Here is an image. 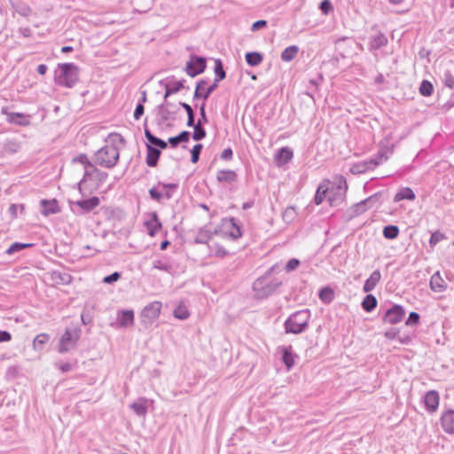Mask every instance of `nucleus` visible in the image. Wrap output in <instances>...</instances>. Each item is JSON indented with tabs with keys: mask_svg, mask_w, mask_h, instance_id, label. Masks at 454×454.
Returning <instances> with one entry per match:
<instances>
[{
	"mask_svg": "<svg viewBox=\"0 0 454 454\" xmlns=\"http://www.w3.org/2000/svg\"><path fill=\"white\" fill-rule=\"evenodd\" d=\"M120 152L116 145L106 144L94 154V162L103 168H114L119 160Z\"/></svg>",
	"mask_w": 454,
	"mask_h": 454,
	"instance_id": "f257e3e1",
	"label": "nucleus"
},
{
	"mask_svg": "<svg viewBox=\"0 0 454 454\" xmlns=\"http://www.w3.org/2000/svg\"><path fill=\"white\" fill-rule=\"evenodd\" d=\"M309 311L303 309L292 314L285 323L286 332L294 334L302 333L308 326Z\"/></svg>",
	"mask_w": 454,
	"mask_h": 454,
	"instance_id": "f03ea898",
	"label": "nucleus"
},
{
	"mask_svg": "<svg viewBox=\"0 0 454 454\" xmlns=\"http://www.w3.org/2000/svg\"><path fill=\"white\" fill-rule=\"evenodd\" d=\"M81 333L82 331L78 327L67 328L59 340L58 351L64 354L74 348L81 337Z\"/></svg>",
	"mask_w": 454,
	"mask_h": 454,
	"instance_id": "7ed1b4c3",
	"label": "nucleus"
},
{
	"mask_svg": "<svg viewBox=\"0 0 454 454\" xmlns=\"http://www.w3.org/2000/svg\"><path fill=\"white\" fill-rule=\"evenodd\" d=\"M61 74L57 82L59 85L67 88H72L78 81V67L73 63H64L59 65Z\"/></svg>",
	"mask_w": 454,
	"mask_h": 454,
	"instance_id": "20e7f679",
	"label": "nucleus"
},
{
	"mask_svg": "<svg viewBox=\"0 0 454 454\" xmlns=\"http://www.w3.org/2000/svg\"><path fill=\"white\" fill-rule=\"evenodd\" d=\"M162 304L160 301H153L145 306L140 313V322L145 328L150 327L159 317Z\"/></svg>",
	"mask_w": 454,
	"mask_h": 454,
	"instance_id": "39448f33",
	"label": "nucleus"
},
{
	"mask_svg": "<svg viewBox=\"0 0 454 454\" xmlns=\"http://www.w3.org/2000/svg\"><path fill=\"white\" fill-rule=\"evenodd\" d=\"M99 205V199L93 196L87 200L71 202V209L76 214L88 213Z\"/></svg>",
	"mask_w": 454,
	"mask_h": 454,
	"instance_id": "423d86ee",
	"label": "nucleus"
},
{
	"mask_svg": "<svg viewBox=\"0 0 454 454\" xmlns=\"http://www.w3.org/2000/svg\"><path fill=\"white\" fill-rule=\"evenodd\" d=\"M206 59L203 57L191 56L185 66V71L191 77H194L204 72L206 68Z\"/></svg>",
	"mask_w": 454,
	"mask_h": 454,
	"instance_id": "0eeeda50",
	"label": "nucleus"
},
{
	"mask_svg": "<svg viewBox=\"0 0 454 454\" xmlns=\"http://www.w3.org/2000/svg\"><path fill=\"white\" fill-rule=\"evenodd\" d=\"M108 174L106 172L101 171L97 168L95 166L91 168L90 170H86L83 173V176L81 181L78 183V189L80 192H82V187L84 184L87 182L89 178H94L98 180L99 183H103L106 180Z\"/></svg>",
	"mask_w": 454,
	"mask_h": 454,
	"instance_id": "6e6552de",
	"label": "nucleus"
},
{
	"mask_svg": "<svg viewBox=\"0 0 454 454\" xmlns=\"http://www.w3.org/2000/svg\"><path fill=\"white\" fill-rule=\"evenodd\" d=\"M404 315V309L401 305L395 304L386 311L383 321L387 324L395 325L401 322Z\"/></svg>",
	"mask_w": 454,
	"mask_h": 454,
	"instance_id": "1a4fd4ad",
	"label": "nucleus"
},
{
	"mask_svg": "<svg viewBox=\"0 0 454 454\" xmlns=\"http://www.w3.org/2000/svg\"><path fill=\"white\" fill-rule=\"evenodd\" d=\"M380 194L379 192L368 197L367 199L356 203L353 206L352 210L355 215H358L364 213L368 208L372 207L380 201Z\"/></svg>",
	"mask_w": 454,
	"mask_h": 454,
	"instance_id": "9d476101",
	"label": "nucleus"
},
{
	"mask_svg": "<svg viewBox=\"0 0 454 454\" xmlns=\"http://www.w3.org/2000/svg\"><path fill=\"white\" fill-rule=\"evenodd\" d=\"M207 82L205 80H200L198 83H197V86H196V89H195V91H194V95H193V98L194 99H197V98H203L204 100L207 99L208 97L210 96V94L217 88L218 84H216L215 82H213L209 87H207V89H205V91L204 90V88H205V85H206Z\"/></svg>",
	"mask_w": 454,
	"mask_h": 454,
	"instance_id": "9b49d317",
	"label": "nucleus"
},
{
	"mask_svg": "<svg viewBox=\"0 0 454 454\" xmlns=\"http://www.w3.org/2000/svg\"><path fill=\"white\" fill-rule=\"evenodd\" d=\"M225 233L228 234L232 239H237L241 236V231L239 226L237 224L234 218L225 220L223 223Z\"/></svg>",
	"mask_w": 454,
	"mask_h": 454,
	"instance_id": "f8f14e48",
	"label": "nucleus"
},
{
	"mask_svg": "<svg viewBox=\"0 0 454 454\" xmlns=\"http://www.w3.org/2000/svg\"><path fill=\"white\" fill-rule=\"evenodd\" d=\"M442 429L449 434L454 433V411H445L441 419Z\"/></svg>",
	"mask_w": 454,
	"mask_h": 454,
	"instance_id": "ddd939ff",
	"label": "nucleus"
},
{
	"mask_svg": "<svg viewBox=\"0 0 454 454\" xmlns=\"http://www.w3.org/2000/svg\"><path fill=\"white\" fill-rule=\"evenodd\" d=\"M424 401L427 411L434 412L439 405V395L436 391L430 390L426 394Z\"/></svg>",
	"mask_w": 454,
	"mask_h": 454,
	"instance_id": "4468645a",
	"label": "nucleus"
},
{
	"mask_svg": "<svg viewBox=\"0 0 454 454\" xmlns=\"http://www.w3.org/2000/svg\"><path fill=\"white\" fill-rule=\"evenodd\" d=\"M392 153V148L390 147H381L375 157L370 159V162L373 163V169L379 166L380 164L385 162L389 155Z\"/></svg>",
	"mask_w": 454,
	"mask_h": 454,
	"instance_id": "2eb2a0df",
	"label": "nucleus"
},
{
	"mask_svg": "<svg viewBox=\"0 0 454 454\" xmlns=\"http://www.w3.org/2000/svg\"><path fill=\"white\" fill-rule=\"evenodd\" d=\"M149 194L152 200L161 202L162 200H168L172 198V192L169 191L164 192L162 188L159 187H153L149 190Z\"/></svg>",
	"mask_w": 454,
	"mask_h": 454,
	"instance_id": "dca6fc26",
	"label": "nucleus"
},
{
	"mask_svg": "<svg viewBox=\"0 0 454 454\" xmlns=\"http://www.w3.org/2000/svg\"><path fill=\"white\" fill-rule=\"evenodd\" d=\"M381 274L379 270H374L370 277L366 279L364 286L363 291L364 293H369L372 291L375 286L378 285V283L380 281Z\"/></svg>",
	"mask_w": 454,
	"mask_h": 454,
	"instance_id": "f3484780",
	"label": "nucleus"
},
{
	"mask_svg": "<svg viewBox=\"0 0 454 454\" xmlns=\"http://www.w3.org/2000/svg\"><path fill=\"white\" fill-rule=\"evenodd\" d=\"M10 4L14 12L22 17L27 19L32 13L31 7L24 2H13L10 0Z\"/></svg>",
	"mask_w": 454,
	"mask_h": 454,
	"instance_id": "a211bd4d",
	"label": "nucleus"
},
{
	"mask_svg": "<svg viewBox=\"0 0 454 454\" xmlns=\"http://www.w3.org/2000/svg\"><path fill=\"white\" fill-rule=\"evenodd\" d=\"M120 327H129L134 324V312L131 309L121 310L118 316Z\"/></svg>",
	"mask_w": 454,
	"mask_h": 454,
	"instance_id": "6ab92c4d",
	"label": "nucleus"
},
{
	"mask_svg": "<svg viewBox=\"0 0 454 454\" xmlns=\"http://www.w3.org/2000/svg\"><path fill=\"white\" fill-rule=\"evenodd\" d=\"M146 164L149 167H155L160 156V151L151 145H146Z\"/></svg>",
	"mask_w": 454,
	"mask_h": 454,
	"instance_id": "aec40b11",
	"label": "nucleus"
},
{
	"mask_svg": "<svg viewBox=\"0 0 454 454\" xmlns=\"http://www.w3.org/2000/svg\"><path fill=\"white\" fill-rule=\"evenodd\" d=\"M41 206H42V214L45 216L59 212L58 203L55 200H43L41 201Z\"/></svg>",
	"mask_w": 454,
	"mask_h": 454,
	"instance_id": "412c9836",
	"label": "nucleus"
},
{
	"mask_svg": "<svg viewBox=\"0 0 454 454\" xmlns=\"http://www.w3.org/2000/svg\"><path fill=\"white\" fill-rule=\"evenodd\" d=\"M216 179L220 183L231 184L236 181L237 174L235 171L230 169L219 170L216 175Z\"/></svg>",
	"mask_w": 454,
	"mask_h": 454,
	"instance_id": "4be33fe9",
	"label": "nucleus"
},
{
	"mask_svg": "<svg viewBox=\"0 0 454 454\" xmlns=\"http://www.w3.org/2000/svg\"><path fill=\"white\" fill-rule=\"evenodd\" d=\"M280 352L282 354V362L285 364L287 370H290L294 364V358L292 352V347H282L280 348Z\"/></svg>",
	"mask_w": 454,
	"mask_h": 454,
	"instance_id": "5701e85b",
	"label": "nucleus"
},
{
	"mask_svg": "<svg viewBox=\"0 0 454 454\" xmlns=\"http://www.w3.org/2000/svg\"><path fill=\"white\" fill-rule=\"evenodd\" d=\"M145 225L148 230V234L152 237L154 236L161 228V223L155 212L152 214L151 219L145 222Z\"/></svg>",
	"mask_w": 454,
	"mask_h": 454,
	"instance_id": "b1692460",
	"label": "nucleus"
},
{
	"mask_svg": "<svg viewBox=\"0 0 454 454\" xmlns=\"http://www.w3.org/2000/svg\"><path fill=\"white\" fill-rule=\"evenodd\" d=\"M430 287L433 291L442 292L446 288V284L439 272H435L430 278Z\"/></svg>",
	"mask_w": 454,
	"mask_h": 454,
	"instance_id": "393cba45",
	"label": "nucleus"
},
{
	"mask_svg": "<svg viewBox=\"0 0 454 454\" xmlns=\"http://www.w3.org/2000/svg\"><path fill=\"white\" fill-rule=\"evenodd\" d=\"M373 169V163L370 162V160H364L357 163H355L350 168V172L352 174H363L368 170Z\"/></svg>",
	"mask_w": 454,
	"mask_h": 454,
	"instance_id": "a878e982",
	"label": "nucleus"
},
{
	"mask_svg": "<svg viewBox=\"0 0 454 454\" xmlns=\"http://www.w3.org/2000/svg\"><path fill=\"white\" fill-rule=\"evenodd\" d=\"M147 400L140 398L138 401L130 404V409L139 417H145L147 413Z\"/></svg>",
	"mask_w": 454,
	"mask_h": 454,
	"instance_id": "bb28decb",
	"label": "nucleus"
},
{
	"mask_svg": "<svg viewBox=\"0 0 454 454\" xmlns=\"http://www.w3.org/2000/svg\"><path fill=\"white\" fill-rule=\"evenodd\" d=\"M7 121L10 123H14L20 126H27L29 124L28 119L20 113H8Z\"/></svg>",
	"mask_w": 454,
	"mask_h": 454,
	"instance_id": "cd10ccee",
	"label": "nucleus"
},
{
	"mask_svg": "<svg viewBox=\"0 0 454 454\" xmlns=\"http://www.w3.org/2000/svg\"><path fill=\"white\" fill-rule=\"evenodd\" d=\"M416 199V195L414 192L409 188L404 187L398 191V192L394 197L395 202H399L403 200H414Z\"/></svg>",
	"mask_w": 454,
	"mask_h": 454,
	"instance_id": "c85d7f7f",
	"label": "nucleus"
},
{
	"mask_svg": "<svg viewBox=\"0 0 454 454\" xmlns=\"http://www.w3.org/2000/svg\"><path fill=\"white\" fill-rule=\"evenodd\" d=\"M145 136L147 139V141L149 142V145H154V146H158L160 147V149H165L167 148L168 146V144L160 139V138H158L156 137L155 136H153L149 129H145Z\"/></svg>",
	"mask_w": 454,
	"mask_h": 454,
	"instance_id": "c756f323",
	"label": "nucleus"
},
{
	"mask_svg": "<svg viewBox=\"0 0 454 454\" xmlns=\"http://www.w3.org/2000/svg\"><path fill=\"white\" fill-rule=\"evenodd\" d=\"M387 43V36L384 34L380 33L372 38L371 43H370V47H371V49L378 50V49L385 46Z\"/></svg>",
	"mask_w": 454,
	"mask_h": 454,
	"instance_id": "7c9ffc66",
	"label": "nucleus"
},
{
	"mask_svg": "<svg viewBox=\"0 0 454 454\" xmlns=\"http://www.w3.org/2000/svg\"><path fill=\"white\" fill-rule=\"evenodd\" d=\"M377 304L376 297L372 294H367L362 301V308L366 312H371L377 307Z\"/></svg>",
	"mask_w": 454,
	"mask_h": 454,
	"instance_id": "2f4dec72",
	"label": "nucleus"
},
{
	"mask_svg": "<svg viewBox=\"0 0 454 454\" xmlns=\"http://www.w3.org/2000/svg\"><path fill=\"white\" fill-rule=\"evenodd\" d=\"M299 51V48L296 45H292L286 48L281 53V59L286 62L292 61Z\"/></svg>",
	"mask_w": 454,
	"mask_h": 454,
	"instance_id": "473e14b6",
	"label": "nucleus"
},
{
	"mask_svg": "<svg viewBox=\"0 0 454 454\" xmlns=\"http://www.w3.org/2000/svg\"><path fill=\"white\" fill-rule=\"evenodd\" d=\"M190 138L189 131H182L178 136L168 138V143L172 147H176L180 143L188 142Z\"/></svg>",
	"mask_w": 454,
	"mask_h": 454,
	"instance_id": "72a5a7b5",
	"label": "nucleus"
},
{
	"mask_svg": "<svg viewBox=\"0 0 454 454\" xmlns=\"http://www.w3.org/2000/svg\"><path fill=\"white\" fill-rule=\"evenodd\" d=\"M278 286V284H274V285H268L267 286L262 288V281L260 279H257L254 283V289L255 291H259V290L262 289V295H263V296L269 295L270 294H271Z\"/></svg>",
	"mask_w": 454,
	"mask_h": 454,
	"instance_id": "f704fd0d",
	"label": "nucleus"
},
{
	"mask_svg": "<svg viewBox=\"0 0 454 454\" xmlns=\"http://www.w3.org/2000/svg\"><path fill=\"white\" fill-rule=\"evenodd\" d=\"M50 340V336L47 333H40L38 334L33 341V348L35 350H42L44 344L48 342Z\"/></svg>",
	"mask_w": 454,
	"mask_h": 454,
	"instance_id": "c9c22d12",
	"label": "nucleus"
},
{
	"mask_svg": "<svg viewBox=\"0 0 454 454\" xmlns=\"http://www.w3.org/2000/svg\"><path fill=\"white\" fill-rule=\"evenodd\" d=\"M72 162L73 163H80L82 166L84 172L86 170L91 169V168L94 166L91 163V161L89 160V158L87 157L86 154H80V155L73 158Z\"/></svg>",
	"mask_w": 454,
	"mask_h": 454,
	"instance_id": "e433bc0d",
	"label": "nucleus"
},
{
	"mask_svg": "<svg viewBox=\"0 0 454 454\" xmlns=\"http://www.w3.org/2000/svg\"><path fill=\"white\" fill-rule=\"evenodd\" d=\"M246 61L249 66H258L262 61V56L259 52H247L246 54Z\"/></svg>",
	"mask_w": 454,
	"mask_h": 454,
	"instance_id": "4c0bfd02",
	"label": "nucleus"
},
{
	"mask_svg": "<svg viewBox=\"0 0 454 454\" xmlns=\"http://www.w3.org/2000/svg\"><path fill=\"white\" fill-rule=\"evenodd\" d=\"M215 74L216 75V78L215 79L214 82L218 84L220 81L225 78L226 73L223 69V63L220 59H215Z\"/></svg>",
	"mask_w": 454,
	"mask_h": 454,
	"instance_id": "58836bf2",
	"label": "nucleus"
},
{
	"mask_svg": "<svg viewBox=\"0 0 454 454\" xmlns=\"http://www.w3.org/2000/svg\"><path fill=\"white\" fill-rule=\"evenodd\" d=\"M399 234V229L395 225H387L383 229V235L386 239H395Z\"/></svg>",
	"mask_w": 454,
	"mask_h": 454,
	"instance_id": "ea45409f",
	"label": "nucleus"
},
{
	"mask_svg": "<svg viewBox=\"0 0 454 454\" xmlns=\"http://www.w3.org/2000/svg\"><path fill=\"white\" fill-rule=\"evenodd\" d=\"M328 191V187L325 184H321L316 192L314 200L317 205H319L323 202L325 198V194Z\"/></svg>",
	"mask_w": 454,
	"mask_h": 454,
	"instance_id": "a19ab883",
	"label": "nucleus"
},
{
	"mask_svg": "<svg viewBox=\"0 0 454 454\" xmlns=\"http://www.w3.org/2000/svg\"><path fill=\"white\" fill-rule=\"evenodd\" d=\"M202 125L203 123L196 122V126L193 128L194 130L192 138L196 141L202 140L207 135L206 130L203 129Z\"/></svg>",
	"mask_w": 454,
	"mask_h": 454,
	"instance_id": "79ce46f5",
	"label": "nucleus"
},
{
	"mask_svg": "<svg viewBox=\"0 0 454 454\" xmlns=\"http://www.w3.org/2000/svg\"><path fill=\"white\" fill-rule=\"evenodd\" d=\"M434 91V87L429 81L424 80L419 87V92L421 95L429 97Z\"/></svg>",
	"mask_w": 454,
	"mask_h": 454,
	"instance_id": "37998d69",
	"label": "nucleus"
},
{
	"mask_svg": "<svg viewBox=\"0 0 454 454\" xmlns=\"http://www.w3.org/2000/svg\"><path fill=\"white\" fill-rule=\"evenodd\" d=\"M189 316H190V314H189L188 309H186L185 306H184L182 304H180L174 310V317L176 318H178V319H181V320H184V319L188 318Z\"/></svg>",
	"mask_w": 454,
	"mask_h": 454,
	"instance_id": "c03bdc74",
	"label": "nucleus"
},
{
	"mask_svg": "<svg viewBox=\"0 0 454 454\" xmlns=\"http://www.w3.org/2000/svg\"><path fill=\"white\" fill-rule=\"evenodd\" d=\"M319 298L325 302H330L333 298V293L331 288L325 287L319 292Z\"/></svg>",
	"mask_w": 454,
	"mask_h": 454,
	"instance_id": "a18cd8bd",
	"label": "nucleus"
},
{
	"mask_svg": "<svg viewBox=\"0 0 454 454\" xmlns=\"http://www.w3.org/2000/svg\"><path fill=\"white\" fill-rule=\"evenodd\" d=\"M296 216V211L294 207H288L283 213V220L286 223H291Z\"/></svg>",
	"mask_w": 454,
	"mask_h": 454,
	"instance_id": "49530a36",
	"label": "nucleus"
},
{
	"mask_svg": "<svg viewBox=\"0 0 454 454\" xmlns=\"http://www.w3.org/2000/svg\"><path fill=\"white\" fill-rule=\"evenodd\" d=\"M30 246H32V244L15 242L8 247V249L6 250V254H14L25 247H30Z\"/></svg>",
	"mask_w": 454,
	"mask_h": 454,
	"instance_id": "de8ad7c7",
	"label": "nucleus"
},
{
	"mask_svg": "<svg viewBox=\"0 0 454 454\" xmlns=\"http://www.w3.org/2000/svg\"><path fill=\"white\" fill-rule=\"evenodd\" d=\"M184 80H181V81L171 80V81L167 82L166 83L169 86L170 91L174 92V94H175L184 88Z\"/></svg>",
	"mask_w": 454,
	"mask_h": 454,
	"instance_id": "09e8293b",
	"label": "nucleus"
},
{
	"mask_svg": "<svg viewBox=\"0 0 454 454\" xmlns=\"http://www.w3.org/2000/svg\"><path fill=\"white\" fill-rule=\"evenodd\" d=\"M202 150V145L201 144H197L195 145L192 151H191V161L192 163H197L198 160H199V158H200V152Z\"/></svg>",
	"mask_w": 454,
	"mask_h": 454,
	"instance_id": "8fccbe9b",
	"label": "nucleus"
},
{
	"mask_svg": "<svg viewBox=\"0 0 454 454\" xmlns=\"http://www.w3.org/2000/svg\"><path fill=\"white\" fill-rule=\"evenodd\" d=\"M445 239V236L443 233L440 231H435L432 233L429 240L430 246L433 247L436 246L440 241L443 240Z\"/></svg>",
	"mask_w": 454,
	"mask_h": 454,
	"instance_id": "3c124183",
	"label": "nucleus"
},
{
	"mask_svg": "<svg viewBox=\"0 0 454 454\" xmlns=\"http://www.w3.org/2000/svg\"><path fill=\"white\" fill-rule=\"evenodd\" d=\"M337 189H338L340 200H342V198L348 189L346 180L342 176L340 177Z\"/></svg>",
	"mask_w": 454,
	"mask_h": 454,
	"instance_id": "603ef678",
	"label": "nucleus"
},
{
	"mask_svg": "<svg viewBox=\"0 0 454 454\" xmlns=\"http://www.w3.org/2000/svg\"><path fill=\"white\" fill-rule=\"evenodd\" d=\"M121 278V274L119 272H114L103 278V282L105 284H113L118 281Z\"/></svg>",
	"mask_w": 454,
	"mask_h": 454,
	"instance_id": "864d4df0",
	"label": "nucleus"
},
{
	"mask_svg": "<svg viewBox=\"0 0 454 454\" xmlns=\"http://www.w3.org/2000/svg\"><path fill=\"white\" fill-rule=\"evenodd\" d=\"M419 321V315L417 312H411L408 319L405 322L406 325H417Z\"/></svg>",
	"mask_w": 454,
	"mask_h": 454,
	"instance_id": "5fc2aeb1",
	"label": "nucleus"
},
{
	"mask_svg": "<svg viewBox=\"0 0 454 454\" xmlns=\"http://www.w3.org/2000/svg\"><path fill=\"white\" fill-rule=\"evenodd\" d=\"M153 266L154 269H157V270H163V271H166V272H168L169 270H170V266L168 265L166 262L160 261V260L154 261L153 263Z\"/></svg>",
	"mask_w": 454,
	"mask_h": 454,
	"instance_id": "6e6d98bb",
	"label": "nucleus"
},
{
	"mask_svg": "<svg viewBox=\"0 0 454 454\" xmlns=\"http://www.w3.org/2000/svg\"><path fill=\"white\" fill-rule=\"evenodd\" d=\"M54 279H59V282L62 284H68L71 281V276L68 274H61L58 272L53 273Z\"/></svg>",
	"mask_w": 454,
	"mask_h": 454,
	"instance_id": "4d7b16f0",
	"label": "nucleus"
},
{
	"mask_svg": "<svg viewBox=\"0 0 454 454\" xmlns=\"http://www.w3.org/2000/svg\"><path fill=\"white\" fill-rule=\"evenodd\" d=\"M444 84L450 89H454V76L449 71L444 74Z\"/></svg>",
	"mask_w": 454,
	"mask_h": 454,
	"instance_id": "13d9d810",
	"label": "nucleus"
},
{
	"mask_svg": "<svg viewBox=\"0 0 454 454\" xmlns=\"http://www.w3.org/2000/svg\"><path fill=\"white\" fill-rule=\"evenodd\" d=\"M279 156L281 158H284L286 161H288V160H290L292 159L293 153H292V151L289 148L283 147L279 151Z\"/></svg>",
	"mask_w": 454,
	"mask_h": 454,
	"instance_id": "bf43d9fd",
	"label": "nucleus"
},
{
	"mask_svg": "<svg viewBox=\"0 0 454 454\" xmlns=\"http://www.w3.org/2000/svg\"><path fill=\"white\" fill-rule=\"evenodd\" d=\"M300 264V261L298 259H291L287 262L286 265V270L287 272L289 271H293L294 270H296V268L299 266Z\"/></svg>",
	"mask_w": 454,
	"mask_h": 454,
	"instance_id": "052dcab7",
	"label": "nucleus"
},
{
	"mask_svg": "<svg viewBox=\"0 0 454 454\" xmlns=\"http://www.w3.org/2000/svg\"><path fill=\"white\" fill-rule=\"evenodd\" d=\"M205 103H203L200 106V118L198 120L197 122H200V123H207L208 120H207V114H206V110H205Z\"/></svg>",
	"mask_w": 454,
	"mask_h": 454,
	"instance_id": "680f3d73",
	"label": "nucleus"
},
{
	"mask_svg": "<svg viewBox=\"0 0 454 454\" xmlns=\"http://www.w3.org/2000/svg\"><path fill=\"white\" fill-rule=\"evenodd\" d=\"M267 26V21L264 20H260L253 23L251 27V31L254 32L261 28H264Z\"/></svg>",
	"mask_w": 454,
	"mask_h": 454,
	"instance_id": "e2e57ef3",
	"label": "nucleus"
},
{
	"mask_svg": "<svg viewBox=\"0 0 454 454\" xmlns=\"http://www.w3.org/2000/svg\"><path fill=\"white\" fill-rule=\"evenodd\" d=\"M145 107L142 103H139L134 111V118L136 120H139L140 117L144 114Z\"/></svg>",
	"mask_w": 454,
	"mask_h": 454,
	"instance_id": "0e129e2a",
	"label": "nucleus"
},
{
	"mask_svg": "<svg viewBox=\"0 0 454 454\" xmlns=\"http://www.w3.org/2000/svg\"><path fill=\"white\" fill-rule=\"evenodd\" d=\"M398 333L399 331L396 328H390L385 332V337L388 340H394L397 336Z\"/></svg>",
	"mask_w": 454,
	"mask_h": 454,
	"instance_id": "69168bd1",
	"label": "nucleus"
},
{
	"mask_svg": "<svg viewBox=\"0 0 454 454\" xmlns=\"http://www.w3.org/2000/svg\"><path fill=\"white\" fill-rule=\"evenodd\" d=\"M158 187L159 188H162V190H164V192L169 191L170 192H172V191L175 190L177 187V185L176 184H161V183H159L158 184Z\"/></svg>",
	"mask_w": 454,
	"mask_h": 454,
	"instance_id": "338daca9",
	"label": "nucleus"
},
{
	"mask_svg": "<svg viewBox=\"0 0 454 454\" xmlns=\"http://www.w3.org/2000/svg\"><path fill=\"white\" fill-rule=\"evenodd\" d=\"M12 340V335L7 331H0V342H5Z\"/></svg>",
	"mask_w": 454,
	"mask_h": 454,
	"instance_id": "774afa93",
	"label": "nucleus"
}]
</instances>
